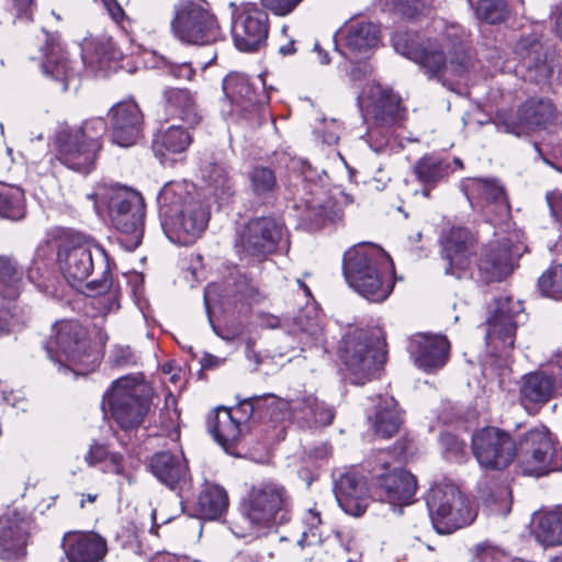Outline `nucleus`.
Returning a JSON list of instances; mask_svg holds the SVG:
<instances>
[{"label":"nucleus","mask_w":562,"mask_h":562,"mask_svg":"<svg viewBox=\"0 0 562 562\" xmlns=\"http://www.w3.org/2000/svg\"><path fill=\"white\" fill-rule=\"evenodd\" d=\"M546 200L551 216L555 222L562 223V191L559 189L549 191L546 195Z\"/></svg>","instance_id":"nucleus-57"},{"label":"nucleus","mask_w":562,"mask_h":562,"mask_svg":"<svg viewBox=\"0 0 562 562\" xmlns=\"http://www.w3.org/2000/svg\"><path fill=\"white\" fill-rule=\"evenodd\" d=\"M497 551L492 548L479 547L477 561L479 562H494Z\"/></svg>","instance_id":"nucleus-64"},{"label":"nucleus","mask_w":562,"mask_h":562,"mask_svg":"<svg viewBox=\"0 0 562 562\" xmlns=\"http://www.w3.org/2000/svg\"><path fill=\"white\" fill-rule=\"evenodd\" d=\"M517 255L518 249L508 238L490 243L481 250L476 262L480 279L486 283L502 281L513 272Z\"/></svg>","instance_id":"nucleus-25"},{"label":"nucleus","mask_w":562,"mask_h":562,"mask_svg":"<svg viewBox=\"0 0 562 562\" xmlns=\"http://www.w3.org/2000/svg\"><path fill=\"white\" fill-rule=\"evenodd\" d=\"M555 116L557 110L550 100L529 99L518 110L515 121L505 122V131L520 136L547 127L553 123Z\"/></svg>","instance_id":"nucleus-31"},{"label":"nucleus","mask_w":562,"mask_h":562,"mask_svg":"<svg viewBox=\"0 0 562 562\" xmlns=\"http://www.w3.org/2000/svg\"><path fill=\"white\" fill-rule=\"evenodd\" d=\"M63 547L69 562H98L106 552L105 540L93 532H68Z\"/></svg>","instance_id":"nucleus-34"},{"label":"nucleus","mask_w":562,"mask_h":562,"mask_svg":"<svg viewBox=\"0 0 562 562\" xmlns=\"http://www.w3.org/2000/svg\"><path fill=\"white\" fill-rule=\"evenodd\" d=\"M87 198L93 201L99 215L106 213L112 225L122 233V243L127 249L139 246L144 234L145 203L137 191L122 186L99 184Z\"/></svg>","instance_id":"nucleus-4"},{"label":"nucleus","mask_w":562,"mask_h":562,"mask_svg":"<svg viewBox=\"0 0 562 562\" xmlns=\"http://www.w3.org/2000/svg\"><path fill=\"white\" fill-rule=\"evenodd\" d=\"M284 227L272 217L251 220L236 240V250L240 257L265 258L272 254L282 241Z\"/></svg>","instance_id":"nucleus-17"},{"label":"nucleus","mask_w":562,"mask_h":562,"mask_svg":"<svg viewBox=\"0 0 562 562\" xmlns=\"http://www.w3.org/2000/svg\"><path fill=\"white\" fill-rule=\"evenodd\" d=\"M111 18L119 22L124 16V11L115 0H103Z\"/></svg>","instance_id":"nucleus-61"},{"label":"nucleus","mask_w":562,"mask_h":562,"mask_svg":"<svg viewBox=\"0 0 562 562\" xmlns=\"http://www.w3.org/2000/svg\"><path fill=\"white\" fill-rule=\"evenodd\" d=\"M16 326V321L9 310L0 308V335L12 331Z\"/></svg>","instance_id":"nucleus-59"},{"label":"nucleus","mask_w":562,"mask_h":562,"mask_svg":"<svg viewBox=\"0 0 562 562\" xmlns=\"http://www.w3.org/2000/svg\"><path fill=\"white\" fill-rule=\"evenodd\" d=\"M322 517L316 507L303 510L297 522L289 536L281 537V541L289 542L290 557L295 562H310L313 560L322 542Z\"/></svg>","instance_id":"nucleus-20"},{"label":"nucleus","mask_w":562,"mask_h":562,"mask_svg":"<svg viewBox=\"0 0 562 562\" xmlns=\"http://www.w3.org/2000/svg\"><path fill=\"white\" fill-rule=\"evenodd\" d=\"M524 311L519 301L501 297L495 301V310L486 322V342L494 350L506 353L515 340L517 317Z\"/></svg>","instance_id":"nucleus-19"},{"label":"nucleus","mask_w":562,"mask_h":562,"mask_svg":"<svg viewBox=\"0 0 562 562\" xmlns=\"http://www.w3.org/2000/svg\"><path fill=\"white\" fill-rule=\"evenodd\" d=\"M432 0H373V4L382 11H394L406 19H415L425 14Z\"/></svg>","instance_id":"nucleus-47"},{"label":"nucleus","mask_w":562,"mask_h":562,"mask_svg":"<svg viewBox=\"0 0 562 562\" xmlns=\"http://www.w3.org/2000/svg\"><path fill=\"white\" fill-rule=\"evenodd\" d=\"M192 143V136L188 128L171 125L159 131L153 139V150L161 164H171L187 151Z\"/></svg>","instance_id":"nucleus-35"},{"label":"nucleus","mask_w":562,"mask_h":562,"mask_svg":"<svg viewBox=\"0 0 562 562\" xmlns=\"http://www.w3.org/2000/svg\"><path fill=\"white\" fill-rule=\"evenodd\" d=\"M202 177L209 190L218 199H225L234 193V184L224 165L209 164L202 169Z\"/></svg>","instance_id":"nucleus-44"},{"label":"nucleus","mask_w":562,"mask_h":562,"mask_svg":"<svg viewBox=\"0 0 562 562\" xmlns=\"http://www.w3.org/2000/svg\"><path fill=\"white\" fill-rule=\"evenodd\" d=\"M475 15L488 24H499L507 20L509 9L505 0H480L475 7Z\"/></svg>","instance_id":"nucleus-50"},{"label":"nucleus","mask_w":562,"mask_h":562,"mask_svg":"<svg viewBox=\"0 0 562 562\" xmlns=\"http://www.w3.org/2000/svg\"><path fill=\"white\" fill-rule=\"evenodd\" d=\"M468 189L472 194H476L486 203L490 211L495 212L498 216H506L509 212V204L502 186L495 180L488 179H471Z\"/></svg>","instance_id":"nucleus-42"},{"label":"nucleus","mask_w":562,"mask_h":562,"mask_svg":"<svg viewBox=\"0 0 562 562\" xmlns=\"http://www.w3.org/2000/svg\"><path fill=\"white\" fill-rule=\"evenodd\" d=\"M280 411H286L289 417L296 420H304L307 424L327 426L334 419V409L325 403L319 402L312 393H303L290 400L278 398L274 395L268 396Z\"/></svg>","instance_id":"nucleus-26"},{"label":"nucleus","mask_w":562,"mask_h":562,"mask_svg":"<svg viewBox=\"0 0 562 562\" xmlns=\"http://www.w3.org/2000/svg\"><path fill=\"white\" fill-rule=\"evenodd\" d=\"M331 206L325 203L319 196L306 199L304 202L303 217L308 221L314 227H319L326 221L331 220Z\"/></svg>","instance_id":"nucleus-52"},{"label":"nucleus","mask_w":562,"mask_h":562,"mask_svg":"<svg viewBox=\"0 0 562 562\" xmlns=\"http://www.w3.org/2000/svg\"><path fill=\"white\" fill-rule=\"evenodd\" d=\"M449 348V341L445 336L427 334L415 335L408 346L415 364L426 372L438 370L446 364Z\"/></svg>","instance_id":"nucleus-30"},{"label":"nucleus","mask_w":562,"mask_h":562,"mask_svg":"<svg viewBox=\"0 0 562 562\" xmlns=\"http://www.w3.org/2000/svg\"><path fill=\"white\" fill-rule=\"evenodd\" d=\"M34 0H14L13 8L15 10V16L22 22L32 21L33 16Z\"/></svg>","instance_id":"nucleus-58"},{"label":"nucleus","mask_w":562,"mask_h":562,"mask_svg":"<svg viewBox=\"0 0 562 562\" xmlns=\"http://www.w3.org/2000/svg\"><path fill=\"white\" fill-rule=\"evenodd\" d=\"M297 334L300 341L304 345H317L323 337V326L321 318L316 315L311 317L307 313H302L297 317Z\"/></svg>","instance_id":"nucleus-51"},{"label":"nucleus","mask_w":562,"mask_h":562,"mask_svg":"<svg viewBox=\"0 0 562 562\" xmlns=\"http://www.w3.org/2000/svg\"><path fill=\"white\" fill-rule=\"evenodd\" d=\"M171 29L180 41L190 44L209 45L221 37L217 19L207 3L182 1L177 4Z\"/></svg>","instance_id":"nucleus-13"},{"label":"nucleus","mask_w":562,"mask_h":562,"mask_svg":"<svg viewBox=\"0 0 562 562\" xmlns=\"http://www.w3.org/2000/svg\"><path fill=\"white\" fill-rule=\"evenodd\" d=\"M472 451L479 464L487 470H503L517 456L513 438L494 427L483 428L473 435Z\"/></svg>","instance_id":"nucleus-16"},{"label":"nucleus","mask_w":562,"mask_h":562,"mask_svg":"<svg viewBox=\"0 0 562 562\" xmlns=\"http://www.w3.org/2000/svg\"><path fill=\"white\" fill-rule=\"evenodd\" d=\"M209 430L226 452H231L240 439L239 423L227 408H218L209 419Z\"/></svg>","instance_id":"nucleus-40"},{"label":"nucleus","mask_w":562,"mask_h":562,"mask_svg":"<svg viewBox=\"0 0 562 562\" xmlns=\"http://www.w3.org/2000/svg\"><path fill=\"white\" fill-rule=\"evenodd\" d=\"M111 138L113 144L130 147L140 138L143 115L138 105L132 101H122L110 110Z\"/></svg>","instance_id":"nucleus-27"},{"label":"nucleus","mask_w":562,"mask_h":562,"mask_svg":"<svg viewBox=\"0 0 562 562\" xmlns=\"http://www.w3.org/2000/svg\"><path fill=\"white\" fill-rule=\"evenodd\" d=\"M151 473L170 490L181 493L190 486V473L182 454L158 452L150 460Z\"/></svg>","instance_id":"nucleus-32"},{"label":"nucleus","mask_w":562,"mask_h":562,"mask_svg":"<svg viewBox=\"0 0 562 562\" xmlns=\"http://www.w3.org/2000/svg\"><path fill=\"white\" fill-rule=\"evenodd\" d=\"M236 290L234 293H226L224 296L221 295V285L216 283L209 284L204 290V304L207 314H211V311L215 304L225 305H234L238 306L240 304V311L244 306H248L250 301L254 299L256 294L255 288L249 283L246 277H240L239 280L235 283Z\"/></svg>","instance_id":"nucleus-37"},{"label":"nucleus","mask_w":562,"mask_h":562,"mask_svg":"<svg viewBox=\"0 0 562 562\" xmlns=\"http://www.w3.org/2000/svg\"><path fill=\"white\" fill-rule=\"evenodd\" d=\"M427 506L432 526L441 535L452 533L475 518L468 498L452 483L434 485L427 496Z\"/></svg>","instance_id":"nucleus-11"},{"label":"nucleus","mask_w":562,"mask_h":562,"mask_svg":"<svg viewBox=\"0 0 562 562\" xmlns=\"http://www.w3.org/2000/svg\"><path fill=\"white\" fill-rule=\"evenodd\" d=\"M413 171L423 184V196L429 199L431 190L448 177L449 162L437 155H425L415 162Z\"/></svg>","instance_id":"nucleus-39"},{"label":"nucleus","mask_w":562,"mask_h":562,"mask_svg":"<svg viewBox=\"0 0 562 562\" xmlns=\"http://www.w3.org/2000/svg\"><path fill=\"white\" fill-rule=\"evenodd\" d=\"M43 70H67L69 67L68 54L64 45L55 37H47L45 45L40 50Z\"/></svg>","instance_id":"nucleus-46"},{"label":"nucleus","mask_w":562,"mask_h":562,"mask_svg":"<svg viewBox=\"0 0 562 562\" xmlns=\"http://www.w3.org/2000/svg\"><path fill=\"white\" fill-rule=\"evenodd\" d=\"M162 228L170 241L188 246L205 231L210 212L195 186L188 181H172L158 194Z\"/></svg>","instance_id":"nucleus-1"},{"label":"nucleus","mask_w":562,"mask_h":562,"mask_svg":"<svg viewBox=\"0 0 562 562\" xmlns=\"http://www.w3.org/2000/svg\"><path fill=\"white\" fill-rule=\"evenodd\" d=\"M342 272L350 288L371 302L389 297L394 286V265L381 247L361 244L348 249Z\"/></svg>","instance_id":"nucleus-3"},{"label":"nucleus","mask_w":562,"mask_h":562,"mask_svg":"<svg viewBox=\"0 0 562 562\" xmlns=\"http://www.w3.org/2000/svg\"><path fill=\"white\" fill-rule=\"evenodd\" d=\"M105 454H106V451H105L104 447H102V446H93L90 449V451L88 452V454L86 456V460L90 464H92L94 462L103 460Z\"/></svg>","instance_id":"nucleus-63"},{"label":"nucleus","mask_w":562,"mask_h":562,"mask_svg":"<svg viewBox=\"0 0 562 562\" xmlns=\"http://www.w3.org/2000/svg\"><path fill=\"white\" fill-rule=\"evenodd\" d=\"M46 272V267H41L38 262L35 260L33 265L29 268L27 279L41 288L43 285L41 283V279L44 278Z\"/></svg>","instance_id":"nucleus-60"},{"label":"nucleus","mask_w":562,"mask_h":562,"mask_svg":"<svg viewBox=\"0 0 562 562\" xmlns=\"http://www.w3.org/2000/svg\"><path fill=\"white\" fill-rule=\"evenodd\" d=\"M102 407L110 411L122 429L136 428L149 409L146 385L136 376H122L104 394Z\"/></svg>","instance_id":"nucleus-10"},{"label":"nucleus","mask_w":562,"mask_h":562,"mask_svg":"<svg viewBox=\"0 0 562 562\" xmlns=\"http://www.w3.org/2000/svg\"><path fill=\"white\" fill-rule=\"evenodd\" d=\"M45 348L59 370H69L76 374L93 371L101 361V352L87 340L85 327L71 319L54 325Z\"/></svg>","instance_id":"nucleus-5"},{"label":"nucleus","mask_w":562,"mask_h":562,"mask_svg":"<svg viewBox=\"0 0 562 562\" xmlns=\"http://www.w3.org/2000/svg\"><path fill=\"white\" fill-rule=\"evenodd\" d=\"M374 411L368 419L374 432L382 438L393 437L402 424V415L397 402L392 396H378Z\"/></svg>","instance_id":"nucleus-36"},{"label":"nucleus","mask_w":562,"mask_h":562,"mask_svg":"<svg viewBox=\"0 0 562 562\" xmlns=\"http://www.w3.org/2000/svg\"><path fill=\"white\" fill-rule=\"evenodd\" d=\"M514 54L527 70H553L560 66L555 47L540 42L535 35L518 41Z\"/></svg>","instance_id":"nucleus-33"},{"label":"nucleus","mask_w":562,"mask_h":562,"mask_svg":"<svg viewBox=\"0 0 562 562\" xmlns=\"http://www.w3.org/2000/svg\"><path fill=\"white\" fill-rule=\"evenodd\" d=\"M227 507L228 496L226 491L217 484H206L198 501L200 515L205 519H217L227 510Z\"/></svg>","instance_id":"nucleus-43"},{"label":"nucleus","mask_w":562,"mask_h":562,"mask_svg":"<svg viewBox=\"0 0 562 562\" xmlns=\"http://www.w3.org/2000/svg\"><path fill=\"white\" fill-rule=\"evenodd\" d=\"M392 44L398 54L427 70H441L447 57L436 41L420 42L417 33L398 29L392 36Z\"/></svg>","instance_id":"nucleus-21"},{"label":"nucleus","mask_w":562,"mask_h":562,"mask_svg":"<svg viewBox=\"0 0 562 562\" xmlns=\"http://www.w3.org/2000/svg\"><path fill=\"white\" fill-rule=\"evenodd\" d=\"M263 72L256 76L254 82L249 81L245 72H228L223 79V90L231 99L234 110L237 112H255L259 110L263 102L259 99L258 85L265 88Z\"/></svg>","instance_id":"nucleus-29"},{"label":"nucleus","mask_w":562,"mask_h":562,"mask_svg":"<svg viewBox=\"0 0 562 562\" xmlns=\"http://www.w3.org/2000/svg\"><path fill=\"white\" fill-rule=\"evenodd\" d=\"M533 535L543 546L562 544V507L536 514L533 518Z\"/></svg>","instance_id":"nucleus-41"},{"label":"nucleus","mask_w":562,"mask_h":562,"mask_svg":"<svg viewBox=\"0 0 562 562\" xmlns=\"http://www.w3.org/2000/svg\"><path fill=\"white\" fill-rule=\"evenodd\" d=\"M25 215L24 192L18 187L0 188V216L12 221Z\"/></svg>","instance_id":"nucleus-45"},{"label":"nucleus","mask_w":562,"mask_h":562,"mask_svg":"<svg viewBox=\"0 0 562 562\" xmlns=\"http://www.w3.org/2000/svg\"><path fill=\"white\" fill-rule=\"evenodd\" d=\"M47 237L46 245L57 250L59 269L69 283L86 280L98 265L103 278L90 281L88 288L97 294L109 289V259L100 245L80 233L61 227L50 229Z\"/></svg>","instance_id":"nucleus-2"},{"label":"nucleus","mask_w":562,"mask_h":562,"mask_svg":"<svg viewBox=\"0 0 562 562\" xmlns=\"http://www.w3.org/2000/svg\"><path fill=\"white\" fill-rule=\"evenodd\" d=\"M110 362L117 368H127L136 363V357L127 346H116L110 355Z\"/></svg>","instance_id":"nucleus-54"},{"label":"nucleus","mask_w":562,"mask_h":562,"mask_svg":"<svg viewBox=\"0 0 562 562\" xmlns=\"http://www.w3.org/2000/svg\"><path fill=\"white\" fill-rule=\"evenodd\" d=\"M361 88L358 103L363 116L376 127L391 128L400 125L407 115L402 97L390 86L368 78L366 72H356Z\"/></svg>","instance_id":"nucleus-8"},{"label":"nucleus","mask_w":562,"mask_h":562,"mask_svg":"<svg viewBox=\"0 0 562 562\" xmlns=\"http://www.w3.org/2000/svg\"><path fill=\"white\" fill-rule=\"evenodd\" d=\"M552 20L554 34L562 41V0L553 12Z\"/></svg>","instance_id":"nucleus-62"},{"label":"nucleus","mask_w":562,"mask_h":562,"mask_svg":"<svg viewBox=\"0 0 562 562\" xmlns=\"http://www.w3.org/2000/svg\"><path fill=\"white\" fill-rule=\"evenodd\" d=\"M166 114L179 119L193 127L201 121L195 100L187 89L169 88L165 90Z\"/></svg>","instance_id":"nucleus-38"},{"label":"nucleus","mask_w":562,"mask_h":562,"mask_svg":"<svg viewBox=\"0 0 562 562\" xmlns=\"http://www.w3.org/2000/svg\"><path fill=\"white\" fill-rule=\"evenodd\" d=\"M290 496L281 484L274 481H262L254 484L241 503V514L251 526L269 527L276 521L277 515L288 512Z\"/></svg>","instance_id":"nucleus-14"},{"label":"nucleus","mask_w":562,"mask_h":562,"mask_svg":"<svg viewBox=\"0 0 562 562\" xmlns=\"http://www.w3.org/2000/svg\"><path fill=\"white\" fill-rule=\"evenodd\" d=\"M340 358L346 368V378L352 384L363 385L381 369L385 353L381 342L367 330L353 329L342 338Z\"/></svg>","instance_id":"nucleus-9"},{"label":"nucleus","mask_w":562,"mask_h":562,"mask_svg":"<svg viewBox=\"0 0 562 562\" xmlns=\"http://www.w3.org/2000/svg\"><path fill=\"white\" fill-rule=\"evenodd\" d=\"M250 189L256 196L268 198L278 188L277 176L269 167L257 166L248 173Z\"/></svg>","instance_id":"nucleus-48"},{"label":"nucleus","mask_w":562,"mask_h":562,"mask_svg":"<svg viewBox=\"0 0 562 562\" xmlns=\"http://www.w3.org/2000/svg\"><path fill=\"white\" fill-rule=\"evenodd\" d=\"M268 14L255 3H243L233 11L232 35L240 52H255L268 36Z\"/></svg>","instance_id":"nucleus-18"},{"label":"nucleus","mask_w":562,"mask_h":562,"mask_svg":"<svg viewBox=\"0 0 562 562\" xmlns=\"http://www.w3.org/2000/svg\"><path fill=\"white\" fill-rule=\"evenodd\" d=\"M31 520L16 508L8 509L0 518V558L16 561L26 553Z\"/></svg>","instance_id":"nucleus-23"},{"label":"nucleus","mask_w":562,"mask_h":562,"mask_svg":"<svg viewBox=\"0 0 562 562\" xmlns=\"http://www.w3.org/2000/svg\"><path fill=\"white\" fill-rule=\"evenodd\" d=\"M539 290L543 295L559 300L562 297V265L549 268L538 281Z\"/></svg>","instance_id":"nucleus-53"},{"label":"nucleus","mask_w":562,"mask_h":562,"mask_svg":"<svg viewBox=\"0 0 562 562\" xmlns=\"http://www.w3.org/2000/svg\"><path fill=\"white\" fill-rule=\"evenodd\" d=\"M105 131L102 117L87 120L77 130L60 128L56 135L57 158L69 169L89 173L94 168Z\"/></svg>","instance_id":"nucleus-7"},{"label":"nucleus","mask_w":562,"mask_h":562,"mask_svg":"<svg viewBox=\"0 0 562 562\" xmlns=\"http://www.w3.org/2000/svg\"><path fill=\"white\" fill-rule=\"evenodd\" d=\"M48 78L59 86L60 91L65 92L69 90L70 85H75L77 88L80 79L77 72H45Z\"/></svg>","instance_id":"nucleus-56"},{"label":"nucleus","mask_w":562,"mask_h":562,"mask_svg":"<svg viewBox=\"0 0 562 562\" xmlns=\"http://www.w3.org/2000/svg\"><path fill=\"white\" fill-rule=\"evenodd\" d=\"M21 280L22 272L18 270L12 259L0 256V295L15 299L19 295Z\"/></svg>","instance_id":"nucleus-49"},{"label":"nucleus","mask_w":562,"mask_h":562,"mask_svg":"<svg viewBox=\"0 0 562 562\" xmlns=\"http://www.w3.org/2000/svg\"><path fill=\"white\" fill-rule=\"evenodd\" d=\"M559 393L562 394V352L546 369L522 376L519 400L527 411H532Z\"/></svg>","instance_id":"nucleus-15"},{"label":"nucleus","mask_w":562,"mask_h":562,"mask_svg":"<svg viewBox=\"0 0 562 562\" xmlns=\"http://www.w3.org/2000/svg\"><path fill=\"white\" fill-rule=\"evenodd\" d=\"M416 490V477L400 468L376 476L374 494L381 502L402 507L413 502Z\"/></svg>","instance_id":"nucleus-28"},{"label":"nucleus","mask_w":562,"mask_h":562,"mask_svg":"<svg viewBox=\"0 0 562 562\" xmlns=\"http://www.w3.org/2000/svg\"><path fill=\"white\" fill-rule=\"evenodd\" d=\"M335 38L341 49L336 48L331 56L318 43L314 44L313 54L318 58L321 66H329L334 63L338 68L347 67L342 64V59L353 65L363 63L378 48L381 30L371 21L351 20L336 33Z\"/></svg>","instance_id":"nucleus-6"},{"label":"nucleus","mask_w":562,"mask_h":562,"mask_svg":"<svg viewBox=\"0 0 562 562\" xmlns=\"http://www.w3.org/2000/svg\"><path fill=\"white\" fill-rule=\"evenodd\" d=\"M519 467L527 475L541 476L562 469V448L544 426L529 429L517 447Z\"/></svg>","instance_id":"nucleus-12"},{"label":"nucleus","mask_w":562,"mask_h":562,"mask_svg":"<svg viewBox=\"0 0 562 562\" xmlns=\"http://www.w3.org/2000/svg\"><path fill=\"white\" fill-rule=\"evenodd\" d=\"M334 493L340 508L351 516H361L370 503L367 477L356 469L335 474Z\"/></svg>","instance_id":"nucleus-22"},{"label":"nucleus","mask_w":562,"mask_h":562,"mask_svg":"<svg viewBox=\"0 0 562 562\" xmlns=\"http://www.w3.org/2000/svg\"><path fill=\"white\" fill-rule=\"evenodd\" d=\"M302 0H261L265 8L279 16L291 13Z\"/></svg>","instance_id":"nucleus-55"},{"label":"nucleus","mask_w":562,"mask_h":562,"mask_svg":"<svg viewBox=\"0 0 562 562\" xmlns=\"http://www.w3.org/2000/svg\"><path fill=\"white\" fill-rule=\"evenodd\" d=\"M442 256L447 260L446 273L463 277L470 269L475 238L463 227H452L441 236Z\"/></svg>","instance_id":"nucleus-24"}]
</instances>
